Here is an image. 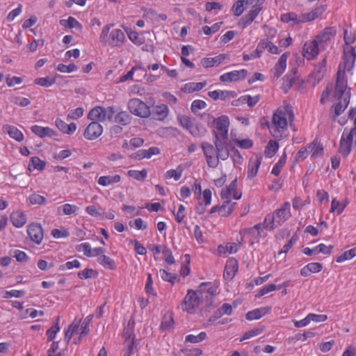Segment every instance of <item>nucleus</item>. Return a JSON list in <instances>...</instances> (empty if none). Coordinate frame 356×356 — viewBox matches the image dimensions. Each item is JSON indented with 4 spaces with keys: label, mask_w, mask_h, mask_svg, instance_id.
I'll list each match as a JSON object with an SVG mask.
<instances>
[{
    "label": "nucleus",
    "mask_w": 356,
    "mask_h": 356,
    "mask_svg": "<svg viewBox=\"0 0 356 356\" xmlns=\"http://www.w3.org/2000/svg\"><path fill=\"white\" fill-rule=\"evenodd\" d=\"M201 147L206 158L207 165L210 168H216L218 165V159L216 156H214V154H216V146L208 142H203L201 144Z\"/></svg>",
    "instance_id": "obj_7"
},
{
    "label": "nucleus",
    "mask_w": 356,
    "mask_h": 356,
    "mask_svg": "<svg viewBox=\"0 0 356 356\" xmlns=\"http://www.w3.org/2000/svg\"><path fill=\"white\" fill-rule=\"evenodd\" d=\"M197 291L200 293H207L212 297L216 293V287L211 282H202L198 286Z\"/></svg>",
    "instance_id": "obj_33"
},
{
    "label": "nucleus",
    "mask_w": 356,
    "mask_h": 356,
    "mask_svg": "<svg viewBox=\"0 0 356 356\" xmlns=\"http://www.w3.org/2000/svg\"><path fill=\"white\" fill-rule=\"evenodd\" d=\"M214 136V145L216 149V158L219 161V159L226 160L229 156L230 145L227 141H222L219 138V134L216 131H212Z\"/></svg>",
    "instance_id": "obj_4"
},
{
    "label": "nucleus",
    "mask_w": 356,
    "mask_h": 356,
    "mask_svg": "<svg viewBox=\"0 0 356 356\" xmlns=\"http://www.w3.org/2000/svg\"><path fill=\"white\" fill-rule=\"evenodd\" d=\"M200 302V298L196 292L192 289L188 290L187 294L181 302L183 310L192 314L195 307H197Z\"/></svg>",
    "instance_id": "obj_10"
},
{
    "label": "nucleus",
    "mask_w": 356,
    "mask_h": 356,
    "mask_svg": "<svg viewBox=\"0 0 356 356\" xmlns=\"http://www.w3.org/2000/svg\"><path fill=\"white\" fill-rule=\"evenodd\" d=\"M261 157L257 156L254 159H250L248 163V178L253 179L257 174L258 169L261 165Z\"/></svg>",
    "instance_id": "obj_24"
},
{
    "label": "nucleus",
    "mask_w": 356,
    "mask_h": 356,
    "mask_svg": "<svg viewBox=\"0 0 356 356\" xmlns=\"http://www.w3.org/2000/svg\"><path fill=\"white\" fill-rule=\"evenodd\" d=\"M77 69H78L77 66L74 63H71L68 65H66L63 63H60L57 66V70L58 71H60V72H63V73H70L76 70Z\"/></svg>",
    "instance_id": "obj_63"
},
{
    "label": "nucleus",
    "mask_w": 356,
    "mask_h": 356,
    "mask_svg": "<svg viewBox=\"0 0 356 356\" xmlns=\"http://www.w3.org/2000/svg\"><path fill=\"white\" fill-rule=\"evenodd\" d=\"M326 10V6L321 5L318 7H316L311 12L308 13H305L302 15V21L303 22H310L313 21L318 17H319Z\"/></svg>",
    "instance_id": "obj_23"
},
{
    "label": "nucleus",
    "mask_w": 356,
    "mask_h": 356,
    "mask_svg": "<svg viewBox=\"0 0 356 356\" xmlns=\"http://www.w3.org/2000/svg\"><path fill=\"white\" fill-rule=\"evenodd\" d=\"M286 161V154L284 152V154L280 156L279 161L275 163L273 166L271 173L275 175V176H278L284 165Z\"/></svg>",
    "instance_id": "obj_45"
},
{
    "label": "nucleus",
    "mask_w": 356,
    "mask_h": 356,
    "mask_svg": "<svg viewBox=\"0 0 356 356\" xmlns=\"http://www.w3.org/2000/svg\"><path fill=\"white\" fill-rule=\"evenodd\" d=\"M112 24H107L104 26L102 30L101 34L99 35V41L103 45H107V42L108 40V34L109 31L111 29Z\"/></svg>",
    "instance_id": "obj_57"
},
{
    "label": "nucleus",
    "mask_w": 356,
    "mask_h": 356,
    "mask_svg": "<svg viewBox=\"0 0 356 356\" xmlns=\"http://www.w3.org/2000/svg\"><path fill=\"white\" fill-rule=\"evenodd\" d=\"M308 149L309 152L312 153V157L313 159H316L318 156H321L323 154V145L318 143L316 140H314L311 144L308 145Z\"/></svg>",
    "instance_id": "obj_32"
},
{
    "label": "nucleus",
    "mask_w": 356,
    "mask_h": 356,
    "mask_svg": "<svg viewBox=\"0 0 356 356\" xmlns=\"http://www.w3.org/2000/svg\"><path fill=\"white\" fill-rule=\"evenodd\" d=\"M345 207L346 205H343L339 201L333 199L331 204L330 212H336L339 215L343 212Z\"/></svg>",
    "instance_id": "obj_62"
},
{
    "label": "nucleus",
    "mask_w": 356,
    "mask_h": 356,
    "mask_svg": "<svg viewBox=\"0 0 356 356\" xmlns=\"http://www.w3.org/2000/svg\"><path fill=\"white\" fill-rule=\"evenodd\" d=\"M213 123L216 124L215 130L218 134L219 138L222 141H227L228 139V129L229 126V118L227 115H221L213 120Z\"/></svg>",
    "instance_id": "obj_6"
},
{
    "label": "nucleus",
    "mask_w": 356,
    "mask_h": 356,
    "mask_svg": "<svg viewBox=\"0 0 356 356\" xmlns=\"http://www.w3.org/2000/svg\"><path fill=\"white\" fill-rule=\"evenodd\" d=\"M206 337H207V333L205 332H201L197 335L188 334L185 338V342L197 343L201 342L203 340H204L206 339Z\"/></svg>",
    "instance_id": "obj_48"
},
{
    "label": "nucleus",
    "mask_w": 356,
    "mask_h": 356,
    "mask_svg": "<svg viewBox=\"0 0 356 356\" xmlns=\"http://www.w3.org/2000/svg\"><path fill=\"white\" fill-rule=\"evenodd\" d=\"M177 120L179 124L188 131L190 129H191L192 126L196 122L195 118H192L187 115H179L177 117Z\"/></svg>",
    "instance_id": "obj_38"
},
{
    "label": "nucleus",
    "mask_w": 356,
    "mask_h": 356,
    "mask_svg": "<svg viewBox=\"0 0 356 356\" xmlns=\"http://www.w3.org/2000/svg\"><path fill=\"white\" fill-rule=\"evenodd\" d=\"M281 286H277L274 284H270L268 285H266L263 286L258 292V293L256 295L257 298H260L271 291H273L276 289H280Z\"/></svg>",
    "instance_id": "obj_51"
},
{
    "label": "nucleus",
    "mask_w": 356,
    "mask_h": 356,
    "mask_svg": "<svg viewBox=\"0 0 356 356\" xmlns=\"http://www.w3.org/2000/svg\"><path fill=\"white\" fill-rule=\"evenodd\" d=\"M280 20L284 23H290L292 22V24H298L301 22H303L302 19H298L297 18V15L295 13H287L282 14L280 17Z\"/></svg>",
    "instance_id": "obj_40"
},
{
    "label": "nucleus",
    "mask_w": 356,
    "mask_h": 356,
    "mask_svg": "<svg viewBox=\"0 0 356 356\" xmlns=\"http://www.w3.org/2000/svg\"><path fill=\"white\" fill-rule=\"evenodd\" d=\"M32 132L40 138L55 136V131L49 127H43L38 125H33L31 128Z\"/></svg>",
    "instance_id": "obj_27"
},
{
    "label": "nucleus",
    "mask_w": 356,
    "mask_h": 356,
    "mask_svg": "<svg viewBox=\"0 0 356 356\" xmlns=\"http://www.w3.org/2000/svg\"><path fill=\"white\" fill-rule=\"evenodd\" d=\"M227 54H222L213 58H204L201 60L202 65L205 67H211L219 65L226 58Z\"/></svg>",
    "instance_id": "obj_22"
},
{
    "label": "nucleus",
    "mask_w": 356,
    "mask_h": 356,
    "mask_svg": "<svg viewBox=\"0 0 356 356\" xmlns=\"http://www.w3.org/2000/svg\"><path fill=\"white\" fill-rule=\"evenodd\" d=\"M29 200L31 204L42 205L45 203L46 198L37 193H33L29 197Z\"/></svg>",
    "instance_id": "obj_60"
},
{
    "label": "nucleus",
    "mask_w": 356,
    "mask_h": 356,
    "mask_svg": "<svg viewBox=\"0 0 356 356\" xmlns=\"http://www.w3.org/2000/svg\"><path fill=\"white\" fill-rule=\"evenodd\" d=\"M131 116L126 111H121L117 113L113 118V122L122 126L131 123Z\"/></svg>",
    "instance_id": "obj_31"
},
{
    "label": "nucleus",
    "mask_w": 356,
    "mask_h": 356,
    "mask_svg": "<svg viewBox=\"0 0 356 356\" xmlns=\"http://www.w3.org/2000/svg\"><path fill=\"white\" fill-rule=\"evenodd\" d=\"M56 82L55 78H50L49 76L43 78L35 79L34 83L43 87H49Z\"/></svg>",
    "instance_id": "obj_56"
},
{
    "label": "nucleus",
    "mask_w": 356,
    "mask_h": 356,
    "mask_svg": "<svg viewBox=\"0 0 356 356\" xmlns=\"http://www.w3.org/2000/svg\"><path fill=\"white\" fill-rule=\"evenodd\" d=\"M337 31L334 27H327L316 35V42H318L319 44L325 43L334 37Z\"/></svg>",
    "instance_id": "obj_21"
},
{
    "label": "nucleus",
    "mask_w": 356,
    "mask_h": 356,
    "mask_svg": "<svg viewBox=\"0 0 356 356\" xmlns=\"http://www.w3.org/2000/svg\"><path fill=\"white\" fill-rule=\"evenodd\" d=\"M236 183L237 179L236 178L230 183L227 187L222 190L220 193L222 200H230L232 193L236 191Z\"/></svg>",
    "instance_id": "obj_34"
},
{
    "label": "nucleus",
    "mask_w": 356,
    "mask_h": 356,
    "mask_svg": "<svg viewBox=\"0 0 356 356\" xmlns=\"http://www.w3.org/2000/svg\"><path fill=\"white\" fill-rule=\"evenodd\" d=\"M239 245L236 243H228L225 245H220L218 247V254L220 256H225L227 252L235 253L238 250Z\"/></svg>",
    "instance_id": "obj_29"
},
{
    "label": "nucleus",
    "mask_w": 356,
    "mask_h": 356,
    "mask_svg": "<svg viewBox=\"0 0 356 356\" xmlns=\"http://www.w3.org/2000/svg\"><path fill=\"white\" fill-rule=\"evenodd\" d=\"M98 272L92 268H85L82 271H79L77 273V276L80 279H91L97 278L98 277Z\"/></svg>",
    "instance_id": "obj_43"
},
{
    "label": "nucleus",
    "mask_w": 356,
    "mask_h": 356,
    "mask_svg": "<svg viewBox=\"0 0 356 356\" xmlns=\"http://www.w3.org/2000/svg\"><path fill=\"white\" fill-rule=\"evenodd\" d=\"M290 206L289 202H284L283 205L280 209L275 210L273 214H268L267 219L271 220L272 222L274 220H276L278 226H280L291 216Z\"/></svg>",
    "instance_id": "obj_5"
},
{
    "label": "nucleus",
    "mask_w": 356,
    "mask_h": 356,
    "mask_svg": "<svg viewBox=\"0 0 356 356\" xmlns=\"http://www.w3.org/2000/svg\"><path fill=\"white\" fill-rule=\"evenodd\" d=\"M326 58H323L321 63L315 65L312 73L310 74L309 79H314L313 86L319 83L324 77L326 72Z\"/></svg>",
    "instance_id": "obj_14"
},
{
    "label": "nucleus",
    "mask_w": 356,
    "mask_h": 356,
    "mask_svg": "<svg viewBox=\"0 0 356 356\" xmlns=\"http://www.w3.org/2000/svg\"><path fill=\"white\" fill-rule=\"evenodd\" d=\"M238 261L234 257L229 258L227 260L225 267V270H224V274H223L224 278L227 280H232L234 277L236 272L238 271Z\"/></svg>",
    "instance_id": "obj_16"
},
{
    "label": "nucleus",
    "mask_w": 356,
    "mask_h": 356,
    "mask_svg": "<svg viewBox=\"0 0 356 356\" xmlns=\"http://www.w3.org/2000/svg\"><path fill=\"white\" fill-rule=\"evenodd\" d=\"M150 116L156 120H163L168 115V108L165 104L157 105L150 108Z\"/></svg>",
    "instance_id": "obj_18"
},
{
    "label": "nucleus",
    "mask_w": 356,
    "mask_h": 356,
    "mask_svg": "<svg viewBox=\"0 0 356 356\" xmlns=\"http://www.w3.org/2000/svg\"><path fill=\"white\" fill-rule=\"evenodd\" d=\"M124 334L128 335L125 341L127 351L125 353L124 356H130L134 345V338L131 337V333H129V330L124 332Z\"/></svg>",
    "instance_id": "obj_58"
},
{
    "label": "nucleus",
    "mask_w": 356,
    "mask_h": 356,
    "mask_svg": "<svg viewBox=\"0 0 356 356\" xmlns=\"http://www.w3.org/2000/svg\"><path fill=\"white\" fill-rule=\"evenodd\" d=\"M341 64L339 65V70L337 72V78L334 89V97L336 99H341L342 97L346 95V90L347 88V80L345 77V72L341 70Z\"/></svg>",
    "instance_id": "obj_8"
},
{
    "label": "nucleus",
    "mask_w": 356,
    "mask_h": 356,
    "mask_svg": "<svg viewBox=\"0 0 356 356\" xmlns=\"http://www.w3.org/2000/svg\"><path fill=\"white\" fill-rule=\"evenodd\" d=\"M208 95L213 100H227L229 98L236 97V93L230 90H213L209 92Z\"/></svg>",
    "instance_id": "obj_20"
},
{
    "label": "nucleus",
    "mask_w": 356,
    "mask_h": 356,
    "mask_svg": "<svg viewBox=\"0 0 356 356\" xmlns=\"http://www.w3.org/2000/svg\"><path fill=\"white\" fill-rule=\"evenodd\" d=\"M128 175L134 179L138 181H143L146 179L147 176V172L145 169H143L140 171L130 170L127 172Z\"/></svg>",
    "instance_id": "obj_49"
},
{
    "label": "nucleus",
    "mask_w": 356,
    "mask_h": 356,
    "mask_svg": "<svg viewBox=\"0 0 356 356\" xmlns=\"http://www.w3.org/2000/svg\"><path fill=\"white\" fill-rule=\"evenodd\" d=\"M222 24V22H217L213 24L211 26H204L202 28L203 32L207 35H211L220 29Z\"/></svg>",
    "instance_id": "obj_64"
},
{
    "label": "nucleus",
    "mask_w": 356,
    "mask_h": 356,
    "mask_svg": "<svg viewBox=\"0 0 356 356\" xmlns=\"http://www.w3.org/2000/svg\"><path fill=\"white\" fill-rule=\"evenodd\" d=\"M102 131V126L98 122L92 121L86 127L83 136L88 140H94L99 137Z\"/></svg>",
    "instance_id": "obj_15"
},
{
    "label": "nucleus",
    "mask_w": 356,
    "mask_h": 356,
    "mask_svg": "<svg viewBox=\"0 0 356 356\" xmlns=\"http://www.w3.org/2000/svg\"><path fill=\"white\" fill-rule=\"evenodd\" d=\"M59 320L60 318L58 316L56 324L47 330L46 334L49 341H52L55 338L57 332L60 330V327L58 325Z\"/></svg>",
    "instance_id": "obj_53"
},
{
    "label": "nucleus",
    "mask_w": 356,
    "mask_h": 356,
    "mask_svg": "<svg viewBox=\"0 0 356 356\" xmlns=\"http://www.w3.org/2000/svg\"><path fill=\"white\" fill-rule=\"evenodd\" d=\"M27 234L30 239L39 245L43 239V229L40 223H31L27 227Z\"/></svg>",
    "instance_id": "obj_11"
},
{
    "label": "nucleus",
    "mask_w": 356,
    "mask_h": 356,
    "mask_svg": "<svg viewBox=\"0 0 356 356\" xmlns=\"http://www.w3.org/2000/svg\"><path fill=\"white\" fill-rule=\"evenodd\" d=\"M224 203L220 207V213L222 216H227L229 215L233 209H234V205L236 203H233L232 204H230V200H223Z\"/></svg>",
    "instance_id": "obj_46"
},
{
    "label": "nucleus",
    "mask_w": 356,
    "mask_h": 356,
    "mask_svg": "<svg viewBox=\"0 0 356 356\" xmlns=\"http://www.w3.org/2000/svg\"><path fill=\"white\" fill-rule=\"evenodd\" d=\"M279 144L275 140H270L266 147L264 153L266 156L272 157L278 150Z\"/></svg>",
    "instance_id": "obj_42"
},
{
    "label": "nucleus",
    "mask_w": 356,
    "mask_h": 356,
    "mask_svg": "<svg viewBox=\"0 0 356 356\" xmlns=\"http://www.w3.org/2000/svg\"><path fill=\"white\" fill-rule=\"evenodd\" d=\"M354 257H356V247L345 251L337 258L336 261L337 263H341L344 261L351 259Z\"/></svg>",
    "instance_id": "obj_47"
},
{
    "label": "nucleus",
    "mask_w": 356,
    "mask_h": 356,
    "mask_svg": "<svg viewBox=\"0 0 356 356\" xmlns=\"http://www.w3.org/2000/svg\"><path fill=\"white\" fill-rule=\"evenodd\" d=\"M289 56V52L284 53L279 58L273 69L271 70L273 79H278L284 72L286 67V60Z\"/></svg>",
    "instance_id": "obj_17"
},
{
    "label": "nucleus",
    "mask_w": 356,
    "mask_h": 356,
    "mask_svg": "<svg viewBox=\"0 0 356 356\" xmlns=\"http://www.w3.org/2000/svg\"><path fill=\"white\" fill-rule=\"evenodd\" d=\"M206 85V81L199 83L191 82L186 83L182 88V90L186 92L191 93L202 90Z\"/></svg>",
    "instance_id": "obj_37"
},
{
    "label": "nucleus",
    "mask_w": 356,
    "mask_h": 356,
    "mask_svg": "<svg viewBox=\"0 0 356 356\" xmlns=\"http://www.w3.org/2000/svg\"><path fill=\"white\" fill-rule=\"evenodd\" d=\"M245 3V0H238L234 3L232 10L235 16L238 17L243 13Z\"/></svg>",
    "instance_id": "obj_54"
},
{
    "label": "nucleus",
    "mask_w": 356,
    "mask_h": 356,
    "mask_svg": "<svg viewBox=\"0 0 356 356\" xmlns=\"http://www.w3.org/2000/svg\"><path fill=\"white\" fill-rule=\"evenodd\" d=\"M319 44L314 40L312 42H306L304 45V56L307 59H312L318 54Z\"/></svg>",
    "instance_id": "obj_19"
},
{
    "label": "nucleus",
    "mask_w": 356,
    "mask_h": 356,
    "mask_svg": "<svg viewBox=\"0 0 356 356\" xmlns=\"http://www.w3.org/2000/svg\"><path fill=\"white\" fill-rule=\"evenodd\" d=\"M248 75V71L245 69L234 70L225 73L220 76L222 82H233L244 79Z\"/></svg>",
    "instance_id": "obj_13"
},
{
    "label": "nucleus",
    "mask_w": 356,
    "mask_h": 356,
    "mask_svg": "<svg viewBox=\"0 0 356 356\" xmlns=\"http://www.w3.org/2000/svg\"><path fill=\"white\" fill-rule=\"evenodd\" d=\"M45 167V162L40 160L38 156H33L31 158V161L29 164V170H42Z\"/></svg>",
    "instance_id": "obj_41"
},
{
    "label": "nucleus",
    "mask_w": 356,
    "mask_h": 356,
    "mask_svg": "<svg viewBox=\"0 0 356 356\" xmlns=\"http://www.w3.org/2000/svg\"><path fill=\"white\" fill-rule=\"evenodd\" d=\"M97 262L105 268H108L109 270H114L116 268L115 261L111 257L104 254H102L98 257Z\"/></svg>",
    "instance_id": "obj_36"
},
{
    "label": "nucleus",
    "mask_w": 356,
    "mask_h": 356,
    "mask_svg": "<svg viewBox=\"0 0 356 356\" xmlns=\"http://www.w3.org/2000/svg\"><path fill=\"white\" fill-rule=\"evenodd\" d=\"M141 70L143 72H146V70L144 67L142 66H134L131 68L130 71H129L126 74L122 76L120 79V82H124L127 80H131L133 79V75L135 71Z\"/></svg>",
    "instance_id": "obj_55"
},
{
    "label": "nucleus",
    "mask_w": 356,
    "mask_h": 356,
    "mask_svg": "<svg viewBox=\"0 0 356 356\" xmlns=\"http://www.w3.org/2000/svg\"><path fill=\"white\" fill-rule=\"evenodd\" d=\"M297 72L298 69L296 67H293L284 76L282 88L285 92L292 87L301 92H303L304 80L297 76Z\"/></svg>",
    "instance_id": "obj_2"
},
{
    "label": "nucleus",
    "mask_w": 356,
    "mask_h": 356,
    "mask_svg": "<svg viewBox=\"0 0 356 356\" xmlns=\"http://www.w3.org/2000/svg\"><path fill=\"white\" fill-rule=\"evenodd\" d=\"M270 311V307H264L258 309H253L252 311L248 312L245 314L246 319L248 321H252L256 319H259L265 314H268Z\"/></svg>",
    "instance_id": "obj_25"
},
{
    "label": "nucleus",
    "mask_w": 356,
    "mask_h": 356,
    "mask_svg": "<svg viewBox=\"0 0 356 356\" xmlns=\"http://www.w3.org/2000/svg\"><path fill=\"white\" fill-rule=\"evenodd\" d=\"M120 176L115 175L114 176H102L98 179V184L101 186H106L109 184L118 183L120 181Z\"/></svg>",
    "instance_id": "obj_39"
},
{
    "label": "nucleus",
    "mask_w": 356,
    "mask_h": 356,
    "mask_svg": "<svg viewBox=\"0 0 356 356\" xmlns=\"http://www.w3.org/2000/svg\"><path fill=\"white\" fill-rule=\"evenodd\" d=\"M3 129L8 134L10 137L17 141L21 142L23 140L24 135L17 127L10 125H5Z\"/></svg>",
    "instance_id": "obj_30"
},
{
    "label": "nucleus",
    "mask_w": 356,
    "mask_h": 356,
    "mask_svg": "<svg viewBox=\"0 0 356 356\" xmlns=\"http://www.w3.org/2000/svg\"><path fill=\"white\" fill-rule=\"evenodd\" d=\"M10 256L15 257L18 262L24 263L27 261L29 257L23 251L19 250H14L10 252Z\"/></svg>",
    "instance_id": "obj_52"
},
{
    "label": "nucleus",
    "mask_w": 356,
    "mask_h": 356,
    "mask_svg": "<svg viewBox=\"0 0 356 356\" xmlns=\"http://www.w3.org/2000/svg\"><path fill=\"white\" fill-rule=\"evenodd\" d=\"M93 318V315L90 314L86 317L81 326V335H87L90 332L89 325Z\"/></svg>",
    "instance_id": "obj_59"
},
{
    "label": "nucleus",
    "mask_w": 356,
    "mask_h": 356,
    "mask_svg": "<svg viewBox=\"0 0 356 356\" xmlns=\"http://www.w3.org/2000/svg\"><path fill=\"white\" fill-rule=\"evenodd\" d=\"M183 168L181 165H179L176 170H169L165 174L166 179L174 178L175 180L177 181L181 177Z\"/></svg>",
    "instance_id": "obj_50"
},
{
    "label": "nucleus",
    "mask_w": 356,
    "mask_h": 356,
    "mask_svg": "<svg viewBox=\"0 0 356 356\" xmlns=\"http://www.w3.org/2000/svg\"><path fill=\"white\" fill-rule=\"evenodd\" d=\"M287 118L290 127H293L294 115L293 111L288 106L277 109L273 113L271 123L266 122L272 136L275 139H281L283 133L287 129Z\"/></svg>",
    "instance_id": "obj_1"
},
{
    "label": "nucleus",
    "mask_w": 356,
    "mask_h": 356,
    "mask_svg": "<svg viewBox=\"0 0 356 356\" xmlns=\"http://www.w3.org/2000/svg\"><path fill=\"white\" fill-rule=\"evenodd\" d=\"M356 59V47H353L351 46H343V67L344 72L350 71L355 62Z\"/></svg>",
    "instance_id": "obj_9"
},
{
    "label": "nucleus",
    "mask_w": 356,
    "mask_h": 356,
    "mask_svg": "<svg viewBox=\"0 0 356 356\" xmlns=\"http://www.w3.org/2000/svg\"><path fill=\"white\" fill-rule=\"evenodd\" d=\"M161 277L166 282H169L172 284H174L175 280H177V275L172 274L167 272L164 269H161L159 270Z\"/></svg>",
    "instance_id": "obj_61"
},
{
    "label": "nucleus",
    "mask_w": 356,
    "mask_h": 356,
    "mask_svg": "<svg viewBox=\"0 0 356 356\" xmlns=\"http://www.w3.org/2000/svg\"><path fill=\"white\" fill-rule=\"evenodd\" d=\"M88 118L94 121H105V114L104 113L103 106H96L93 108L88 113Z\"/></svg>",
    "instance_id": "obj_28"
},
{
    "label": "nucleus",
    "mask_w": 356,
    "mask_h": 356,
    "mask_svg": "<svg viewBox=\"0 0 356 356\" xmlns=\"http://www.w3.org/2000/svg\"><path fill=\"white\" fill-rule=\"evenodd\" d=\"M10 220L15 227H22L26 222V216L21 211H15L11 213Z\"/></svg>",
    "instance_id": "obj_26"
},
{
    "label": "nucleus",
    "mask_w": 356,
    "mask_h": 356,
    "mask_svg": "<svg viewBox=\"0 0 356 356\" xmlns=\"http://www.w3.org/2000/svg\"><path fill=\"white\" fill-rule=\"evenodd\" d=\"M206 129L200 123L195 122L192 126L189 133L194 137H201L206 133Z\"/></svg>",
    "instance_id": "obj_44"
},
{
    "label": "nucleus",
    "mask_w": 356,
    "mask_h": 356,
    "mask_svg": "<svg viewBox=\"0 0 356 356\" xmlns=\"http://www.w3.org/2000/svg\"><path fill=\"white\" fill-rule=\"evenodd\" d=\"M128 108L132 114L140 118H147L151 114L150 107L138 98H133L129 101Z\"/></svg>",
    "instance_id": "obj_3"
},
{
    "label": "nucleus",
    "mask_w": 356,
    "mask_h": 356,
    "mask_svg": "<svg viewBox=\"0 0 356 356\" xmlns=\"http://www.w3.org/2000/svg\"><path fill=\"white\" fill-rule=\"evenodd\" d=\"M352 145V144L345 140V131H343L340 140L339 153L346 157L351 152Z\"/></svg>",
    "instance_id": "obj_35"
},
{
    "label": "nucleus",
    "mask_w": 356,
    "mask_h": 356,
    "mask_svg": "<svg viewBox=\"0 0 356 356\" xmlns=\"http://www.w3.org/2000/svg\"><path fill=\"white\" fill-rule=\"evenodd\" d=\"M125 40V35L121 29H113L109 34L107 44L112 47H120L123 44Z\"/></svg>",
    "instance_id": "obj_12"
}]
</instances>
